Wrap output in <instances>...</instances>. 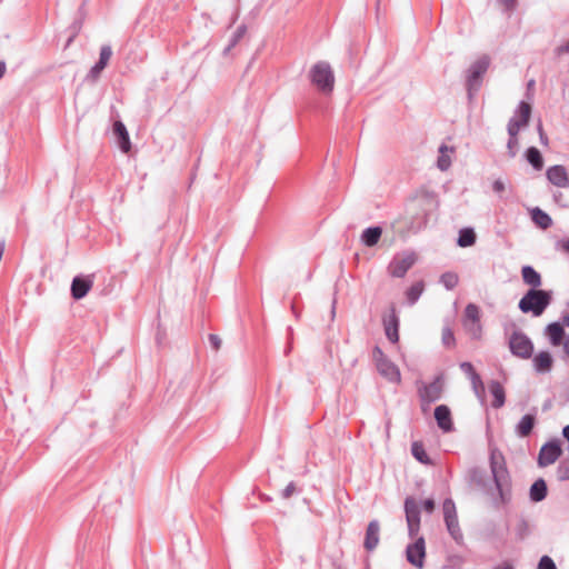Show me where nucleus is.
Masks as SVG:
<instances>
[{
  "label": "nucleus",
  "instance_id": "nucleus-1",
  "mask_svg": "<svg viewBox=\"0 0 569 569\" xmlns=\"http://www.w3.org/2000/svg\"><path fill=\"white\" fill-rule=\"evenodd\" d=\"M490 470L498 492L495 503L497 507L507 505L511 500V478L505 457L498 450H492L490 453Z\"/></svg>",
  "mask_w": 569,
  "mask_h": 569
},
{
  "label": "nucleus",
  "instance_id": "nucleus-2",
  "mask_svg": "<svg viewBox=\"0 0 569 569\" xmlns=\"http://www.w3.org/2000/svg\"><path fill=\"white\" fill-rule=\"evenodd\" d=\"M552 301V291L542 289H529L519 301V309L523 313L541 316Z\"/></svg>",
  "mask_w": 569,
  "mask_h": 569
},
{
  "label": "nucleus",
  "instance_id": "nucleus-3",
  "mask_svg": "<svg viewBox=\"0 0 569 569\" xmlns=\"http://www.w3.org/2000/svg\"><path fill=\"white\" fill-rule=\"evenodd\" d=\"M311 83L322 93H331L335 87V74L330 64L326 61L315 63L310 71Z\"/></svg>",
  "mask_w": 569,
  "mask_h": 569
},
{
  "label": "nucleus",
  "instance_id": "nucleus-4",
  "mask_svg": "<svg viewBox=\"0 0 569 569\" xmlns=\"http://www.w3.org/2000/svg\"><path fill=\"white\" fill-rule=\"evenodd\" d=\"M489 63V58L483 56L470 66L466 79V88L469 99H472L473 94L480 89L482 84V77L487 72Z\"/></svg>",
  "mask_w": 569,
  "mask_h": 569
},
{
  "label": "nucleus",
  "instance_id": "nucleus-5",
  "mask_svg": "<svg viewBox=\"0 0 569 569\" xmlns=\"http://www.w3.org/2000/svg\"><path fill=\"white\" fill-rule=\"evenodd\" d=\"M416 261L417 254L413 251L398 252L389 262L387 271L393 278H403Z\"/></svg>",
  "mask_w": 569,
  "mask_h": 569
},
{
  "label": "nucleus",
  "instance_id": "nucleus-6",
  "mask_svg": "<svg viewBox=\"0 0 569 569\" xmlns=\"http://www.w3.org/2000/svg\"><path fill=\"white\" fill-rule=\"evenodd\" d=\"M509 349L515 357L529 359L533 353V343L522 331H513L509 338Z\"/></svg>",
  "mask_w": 569,
  "mask_h": 569
},
{
  "label": "nucleus",
  "instance_id": "nucleus-7",
  "mask_svg": "<svg viewBox=\"0 0 569 569\" xmlns=\"http://www.w3.org/2000/svg\"><path fill=\"white\" fill-rule=\"evenodd\" d=\"M405 513L408 526V535L411 539L419 535L420 530V506L413 497L405 500Z\"/></svg>",
  "mask_w": 569,
  "mask_h": 569
},
{
  "label": "nucleus",
  "instance_id": "nucleus-8",
  "mask_svg": "<svg viewBox=\"0 0 569 569\" xmlns=\"http://www.w3.org/2000/svg\"><path fill=\"white\" fill-rule=\"evenodd\" d=\"M530 116L531 106L526 101H521L516 110L515 117L508 122L507 130L509 137H518L520 129L529 123Z\"/></svg>",
  "mask_w": 569,
  "mask_h": 569
},
{
  "label": "nucleus",
  "instance_id": "nucleus-9",
  "mask_svg": "<svg viewBox=\"0 0 569 569\" xmlns=\"http://www.w3.org/2000/svg\"><path fill=\"white\" fill-rule=\"evenodd\" d=\"M373 356L379 373L390 382H400L401 376L398 367L385 357L379 347L375 348Z\"/></svg>",
  "mask_w": 569,
  "mask_h": 569
},
{
  "label": "nucleus",
  "instance_id": "nucleus-10",
  "mask_svg": "<svg viewBox=\"0 0 569 569\" xmlns=\"http://www.w3.org/2000/svg\"><path fill=\"white\" fill-rule=\"evenodd\" d=\"M413 540L406 548V558L410 565L422 569L426 558V541L422 536H417Z\"/></svg>",
  "mask_w": 569,
  "mask_h": 569
},
{
  "label": "nucleus",
  "instance_id": "nucleus-11",
  "mask_svg": "<svg viewBox=\"0 0 569 569\" xmlns=\"http://www.w3.org/2000/svg\"><path fill=\"white\" fill-rule=\"evenodd\" d=\"M442 396V383L439 379L419 388V398L421 402V410L427 412L431 403L439 400Z\"/></svg>",
  "mask_w": 569,
  "mask_h": 569
},
{
  "label": "nucleus",
  "instance_id": "nucleus-12",
  "mask_svg": "<svg viewBox=\"0 0 569 569\" xmlns=\"http://www.w3.org/2000/svg\"><path fill=\"white\" fill-rule=\"evenodd\" d=\"M465 328L472 335L473 338L480 337V309L473 303L467 305L465 309Z\"/></svg>",
  "mask_w": 569,
  "mask_h": 569
},
{
  "label": "nucleus",
  "instance_id": "nucleus-13",
  "mask_svg": "<svg viewBox=\"0 0 569 569\" xmlns=\"http://www.w3.org/2000/svg\"><path fill=\"white\" fill-rule=\"evenodd\" d=\"M399 322L396 307L391 305L389 313L382 317V325L388 340L392 343L399 341Z\"/></svg>",
  "mask_w": 569,
  "mask_h": 569
},
{
  "label": "nucleus",
  "instance_id": "nucleus-14",
  "mask_svg": "<svg viewBox=\"0 0 569 569\" xmlns=\"http://www.w3.org/2000/svg\"><path fill=\"white\" fill-rule=\"evenodd\" d=\"M548 181L557 188H569V172L562 164H555L547 169Z\"/></svg>",
  "mask_w": 569,
  "mask_h": 569
},
{
  "label": "nucleus",
  "instance_id": "nucleus-15",
  "mask_svg": "<svg viewBox=\"0 0 569 569\" xmlns=\"http://www.w3.org/2000/svg\"><path fill=\"white\" fill-rule=\"evenodd\" d=\"M561 448L558 442L551 441L543 445L539 451L538 456V465L540 467H546L552 465L558 460L561 455Z\"/></svg>",
  "mask_w": 569,
  "mask_h": 569
},
{
  "label": "nucleus",
  "instance_id": "nucleus-16",
  "mask_svg": "<svg viewBox=\"0 0 569 569\" xmlns=\"http://www.w3.org/2000/svg\"><path fill=\"white\" fill-rule=\"evenodd\" d=\"M93 280L90 277H74L71 283V296L76 300H80L87 296L92 288Z\"/></svg>",
  "mask_w": 569,
  "mask_h": 569
},
{
  "label": "nucleus",
  "instance_id": "nucleus-17",
  "mask_svg": "<svg viewBox=\"0 0 569 569\" xmlns=\"http://www.w3.org/2000/svg\"><path fill=\"white\" fill-rule=\"evenodd\" d=\"M435 419L437 421L438 427L443 432H450L453 430V422L451 418V411L448 406L440 405L435 409Z\"/></svg>",
  "mask_w": 569,
  "mask_h": 569
},
{
  "label": "nucleus",
  "instance_id": "nucleus-18",
  "mask_svg": "<svg viewBox=\"0 0 569 569\" xmlns=\"http://www.w3.org/2000/svg\"><path fill=\"white\" fill-rule=\"evenodd\" d=\"M379 532H380L379 521L371 520L368 523V527L366 530V537H365V542H363V547L366 548V550L372 551L377 548L379 540H380Z\"/></svg>",
  "mask_w": 569,
  "mask_h": 569
},
{
  "label": "nucleus",
  "instance_id": "nucleus-19",
  "mask_svg": "<svg viewBox=\"0 0 569 569\" xmlns=\"http://www.w3.org/2000/svg\"><path fill=\"white\" fill-rule=\"evenodd\" d=\"M522 281L530 286V289H539L542 284L541 274L531 266H523L521 268Z\"/></svg>",
  "mask_w": 569,
  "mask_h": 569
},
{
  "label": "nucleus",
  "instance_id": "nucleus-20",
  "mask_svg": "<svg viewBox=\"0 0 569 569\" xmlns=\"http://www.w3.org/2000/svg\"><path fill=\"white\" fill-rule=\"evenodd\" d=\"M113 132L118 138L121 151L128 153L131 149V143L126 126L121 121H116L113 124Z\"/></svg>",
  "mask_w": 569,
  "mask_h": 569
},
{
  "label": "nucleus",
  "instance_id": "nucleus-21",
  "mask_svg": "<svg viewBox=\"0 0 569 569\" xmlns=\"http://www.w3.org/2000/svg\"><path fill=\"white\" fill-rule=\"evenodd\" d=\"M533 368L537 372H549L553 365V359L548 351H540L532 360Z\"/></svg>",
  "mask_w": 569,
  "mask_h": 569
},
{
  "label": "nucleus",
  "instance_id": "nucleus-22",
  "mask_svg": "<svg viewBox=\"0 0 569 569\" xmlns=\"http://www.w3.org/2000/svg\"><path fill=\"white\" fill-rule=\"evenodd\" d=\"M546 335L548 336L552 346H560L563 343L565 330L559 322H552L547 326Z\"/></svg>",
  "mask_w": 569,
  "mask_h": 569
},
{
  "label": "nucleus",
  "instance_id": "nucleus-23",
  "mask_svg": "<svg viewBox=\"0 0 569 569\" xmlns=\"http://www.w3.org/2000/svg\"><path fill=\"white\" fill-rule=\"evenodd\" d=\"M535 425L536 417L530 413L525 415L516 426V432L521 438L528 437L532 432Z\"/></svg>",
  "mask_w": 569,
  "mask_h": 569
},
{
  "label": "nucleus",
  "instance_id": "nucleus-24",
  "mask_svg": "<svg viewBox=\"0 0 569 569\" xmlns=\"http://www.w3.org/2000/svg\"><path fill=\"white\" fill-rule=\"evenodd\" d=\"M489 390L493 396L492 407L496 409L501 408L506 402V395L502 385L497 380H492L489 383Z\"/></svg>",
  "mask_w": 569,
  "mask_h": 569
},
{
  "label": "nucleus",
  "instance_id": "nucleus-25",
  "mask_svg": "<svg viewBox=\"0 0 569 569\" xmlns=\"http://www.w3.org/2000/svg\"><path fill=\"white\" fill-rule=\"evenodd\" d=\"M382 234L380 227H369L361 233V241L367 247H373L378 243Z\"/></svg>",
  "mask_w": 569,
  "mask_h": 569
},
{
  "label": "nucleus",
  "instance_id": "nucleus-26",
  "mask_svg": "<svg viewBox=\"0 0 569 569\" xmlns=\"http://www.w3.org/2000/svg\"><path fill=\"white\" fill-rule=\"evenodd\" d=\"M547 483L542 478L536 480L530 487V499L533 502L542 501L547 496Z\"/></svg>",
  "mask_w": 569,
  "mask_h": 569
},
{
  "label": "nucleus",
  "instance_id": "nucleus-27",
  "mask_svg": "<svg viewBox=\"0 0 569 569\" xmlns=\"http://www.w3.org/2000/svg\"><path fill=\"white\" fill-rule=\"evenodd\" d=\"M445 523H446L449 535L456 541V543L459 546H463L465 538H463L461 528L459 526L458 517L455 519L447 520V521H445Z\"/></svg>",
  "mask_w": 569,
  "mask_h": 569
},
{
  "label": "nucleus",
  "instance_id": "nucleus-28",
  "mask_svg": "<svg viewBox=\"0 0 569 569\" xmlns=\"http://www.w3.org/2000/svg\"><path fill=\"white\" fill-rule=\"evenodd\" d=\"M531 219L539 228L543 230L550 228L552 224L551 217L540 208H535L531 210Z\"/></svg>",
  "mask_w": 569,
  "mask_h": 569
},
{
  "label": "nucleus",
  "instance_id": "nucleus-29",
  "mask_svg": "<svg viewBox=\"0 0 569 569\" xmlns=\"http://www.w3.org/2000/svg\"><path fill=\"white\" fill-rule=\"evenodd\" d=\"M411 453L415 457V459H417L420 463H423L426 466L432 465V461L429 458V456L427 455L422 442H419V441L412 442Z\"/></svg>",
  "mask_w": 569,
  "mask_h": 569
},
{
  "label": "nucleus",
  "instance_id": "nucleus-30",
  "mask_svg": "<svg viewBox=\"0 0 569 569\" xmlns=\"http://www.w3.org/2000/svg\"><path fill=\"white\" fill-rule=\"evenodd\" d=\"M526 159L536 170L542 169L543 159L540 151L536 147H530L527 149Z\"/></svg>",
  "mask_w": 569,
  "mask_h": 569
},
{
  "label": "nucleus",
  "instance_id": "nucleus-31",
  "mask_svg": "<svg viewBox=\"0 0 569 569\" xmlns=\"http://www.w3.org/2000/svg\"><path fill=\"white\" fill-rule=\"evenodd\" d=\"M476 242V233L472 228H465L459 231L457 243L461 248L470 247Z\"/></svg>",
  "mask_w": 569,
  "mask_h": 569
},
{
  "label": "nucleus",
  "instance_id": "nucleus-32",
  "mask_svg": "<svg viewBox=\"0 0 569 569\" xmlns=\"http://www.w3.org/2000/svg\"><path fill=\"white\" fill-rule=\"evenodd\" d=\"M448 151H453L452 148H448L446 144H441L439 147V157H438V161H437V166L438 168L441 170V171H446L449 169V167L451 166V159L450 157L448 156Z\"/></svg>",
  "mask_w": 569,
  "mask_h": 569
},
{
  "label": "nucleus",
  "instance_id": "nucleus-33",
  "mask_svg": "<svg viewBox=\"0 0 569 569\" xmlns=\"http://www.w3.org/2000/svg\"><path fill=\"white\" fill-rule=\"evenodd\" d=\"M423 291V282L418 281L413 283L406 292L407 300L410 305H415L418 299L420 298L421 293Z\"/></svg>",
  "mask_w": 569,
  "mask_h": 569
},
{
  "label": "nucleus",
  "instance_id": "nucleus-34",
  "mask_svg": "<svg viewBox=\"0 0 569 569\" xmlns=\"http://www.w3.org/2000/svg\"><path fill=\"white\" fill-rule=\"evenodd\" d=\"M246 31L247 28L244 24H241L237 28V30L233 32L229 40V44L224 49V54H227L232 48H234L239 43V41L243 38Z\"/></svg>",
  "mask_w": 569,
  "mask_h": 569
},
{
  "label": "nucleus",
  "instance_id": "nucleus-35",
  "mask_svg": "<svg viewBox=\"0 0 569 569\" xmlns=\"http://www.w3.org/2000/svg\"><path fill=\"white\" fill-rule=\"evenodd\" d=\"M470 382H471V387H472V390H473L476 397L478 399H480L481 401H483L486 390H485V385L481 380V377L479 375H475V377L470 380Z\"/></svg>",
  "mask_w": 569,
  "mask_h": 569
},
{
  "label": "nucleus",
  "instance_id": "nucleus-36",
  "mask_svg": "<svg viewBox=\"0 0 569 569\" xmlns=\"http://www.w3.org/2000/svg\"><path fill=\"white\" fill-rule=\"evenodd\" d=\"M445 521L457 518L456 505L452 499L447 498L442 505Z\"/></svg>",
  "mask_w": 569,
  "mask_h": 569
},
{
  "label": "nucleus",
  "instance_id": "nucleus-37",
  "mask_svg": "<svg viewBox=\"0 0 569 569\" xmlns=\"http://www.w3.org/2000/svg\"><path fill=\"white\" fill-rule=\"evenodd\" d=\"M459 278L455 272H445L440 282L445 286L446 289L451 290L458 284Z\"/></svg>",
  "mask_w": 569,
  "mask_h": 569
},
{
  "label": "nucleus",
  "instance_id": "nucleus-38",
  "mask_svg": "<svg viewBox=\"0 0 569 569\" xmlns=\"http://www.w3.org/2000/svg\"><path fill=\"white\" fill-rule=\"evenodd\" d=\"M441 339L442 343L448 348H451L456 345L455 335L449 326L442 328Z\"/></svg>",
  "mask_w": 569,
  "mask_h": 569
},
{
  "label": "nucleus",
  "instance_id": "nucleus-39",
  "mask_svg": "<svg viewBox=\"0 0 569 569\" xmlns=\"http://www.w3.org/2000/svg\"><path fill=\"white\" fill-rule=\"evenodd\" d=\"M515 532L518 539H525L529 533V525L527 520L520 519L515 527Z\"/></svg>",
  "mask_w": 569,
  "mask_h": 569
},
{
  "label": "nucleus",
  "instance_id": "nucleus-40",
  "mask_svg": "<svg viewBox=\"0 0 569 569\" xmlns=\"http://www.w3.org/2000/svg\"><path fill=\"white\" fill-rule=\"evenodd\" d=\"M111 56H112L111 47L109 44H104L100 49L99 60L97 62L107 67L109 63V60L111 59Z\"/></svg>",
  "mask_w": 569,
  "mask_h": 569
},
{
  "label": "nucleus",
  "instance_id": "nucleus-41",
  "mask_svg": "<svg viewBox=\"0 0 569 569\" xmlns=\"http://www.w3.org/2000/svg\"><path fill=\"white\" fill-rule=\"evenodd\" d=\"M557 478L560 481L569 480V460H563L557 468Z\"/></svg>",
  "mask_w": 569,
  "mask_h": 569
},
{
  "label": "nucleus",
  "instance_id": "nucleus-42",
  "mask_svg": "<svg viewBox=\"0 0 569 569\" xmlns=\"http://www.w3.org/2000/svg\"><path fill=\"white\" fill-rule=\"evenodd\" d=\"M104 66L96 62V64L90 69V71L87 74V79L90 81H97L101 74V72L104 70Z\"/></svg>",
  "mask_w": 569,
  "mask_h": 569
},
{
  "label": "nucleus",
  "instance_id": "nucleus-43",
  "mask_svg": "<svg viewBox=\"0 0 569 569\" xmlns=\"http://www.w3.org/2000/svg\"><path fill=\"white\" fill-rule=\"evenodd\" d=\"M537 569H557L555 561L549 556H542Z\"/></svg>",
  "mask_w": 569,
  "mask_h": 569
},
{
  "label": "nucleus",
  "instance_id": "nucleus-44",
  "mask_svg": "<svg viewBox=\"0 0 569 569\" xmlns=\"http://www.w3.org/2000/svg\"><path fill=\"white\" fill-rule=\"evenodd\" d=\"M518 144H519L518 137H509L508 143H507V149H508V153L511 158H513L517 154Z\"/></svg>",
  "mask_w": 569,
  "mask_h": 569
},
{
  "label": "nucleus",
  "instance_id": "nucleus-45",
  "mask_svg": "<svg viewBox=\"0 0 569 569\" xmlns=\"http://www.w3.org/2000/svg\"><path fill=\"white\" fill-rule=\"evenodd\" d=\"M459 367H460L461 371H462L466 376H468V378H469L470 380L475 377V375H478V373L476 372V370H475V368H473V366H472V363H471V362H468V361L461 362Z\"/></svg>",
  "mask_w": 569,
  "mask_h": 569
},
{
  "label": "nucleus",
  "instance_id": "nucleus-46",
  "mask_svg": "<svg viewBox=\"0 0 569 569\" xmlns=\"http://www.w3.org/2000/svg\"><path fill=\"white\" fill-rule=\"evenodd\" d=\"M295 491H296V485H295V482L291 481L282 490L281 496L283 499H289L295 493Z\"/></svg>",
  "mask_w": 569,
  "mask_h": 569
},
{
  "label": "nucleus",
  "instance_id": "nucleus-47",
  "mask_svg": "<svg viewBox=\"0 0 569 569\" xmlns=\"http://www.w3.org/2000/svg\"><path fill=\"white\" fill-rule=\"evenodd\" d=\"M209 342H210V346L212 347V349H214L216 351L220 349L221 347V339L219 336L217 335H209Z\"/></svg>",
  "mask_w": 569,
  "mask_h": 569
},
{
  "label": "nucleus",
  "instance_id": "nucleus-48",
  "mask_svg": "<svg viewBox=\"0 0 569 569\" xmlns=\"http://www.w3.org/2000/svg\"><path fill=\"white\" fill-rule=\"evenodd\" d=\"M555 53H556V56H558V57H560V56H562V54H567V53H569V39H568L565 43H562V44L558 46V47L555 49Z\"/></svg>",
  "mask_w": 569,
  "mask_h": 569
},
{
  "label": "nucleus",
  "instance_id": "nucleus-49",
  "mask_svg": "<svg viewBox=\"0 0 569 569\" xmlns=\"http://www.w3.org/2000/svg\"><path fill=\"white\" fill-rule=\"evenodd\" d=\"M492 190L496 193H499V194L502 193L506 190L505 182L501 179L495 180L493 183H492Z\"/></svg>",
  "mask_w": 569,
  "mask_h": 569
},
{
  "label": "nucleus",
  "instance_id": "nucleus-50",
  "mask_svg": "<svg viewBox=\"0 0 569 569\" xmlns=\"http://www.w3.org/2000/svg\"><path fill=\"white\" fill-rule=\"evenodd\" d=\"M537 130H538V133H539L540 142L543 146H548V137H547V134H546V132L543 130L541 121H539V123L537 126Z\"/></svg>",
  "mask_w": 569,
  "mask_h": 569
},
{
  "label": "nucleus",
  "instance_id": "nucleus-51",
  "mask_svg": "<svg viewBox=\"0 0 569 569\" xmlns=\"http://www.w3.org/2000/svg\"><path fill=\"white\" fill-rule=\"evenodd\" d=\"M423 506V509L428 512V513H431L433 510H435V500L433 499H426L422 503Z\"/></svg>",
  "mask_w": 569,
  "mask_h": 569
},
{
  "label": "nucleus",
  "instance_id": "nucleus-52",
  "mask_svg": "<svg viewBox=\"0 0 569 569\" xmlns=\"http://www.w3.org/2000/svg\"><path fill=\"white\" fill-rule=\"evenodd\" d=\"M559 247L563 252L569 253V238L560 241Z\"/></svg>",
  "mask_w": 569,
  "mask_h": 569
},
{
  "label": "nucleus",
  "instance_id": "nucleus-53",
  "mask_svg": "<svg viewBox=\"0 0 569 569\" xmlns=\"http://www.w3.org/2000/svg\"><path fill=\"white\" fill-rule=\"evenodd\" d=\"M500 1L505 4L507 10H512L516 6L517 0H500Z\"/></svg>",
  "mask_w": 569,
  "mask_h": 569
},
{
  "label": "nucleus",
  "instance_id": "nucleus-54",
  "mask_svg": "<svg viewBox=\"0 0 569 569\" xmlns=\"http://www.w3.org/2000/svg\"><path fill=\"white\" fill-rule=\"evenodd\" d=\"M493 569H513V566L510 562L506 561L502 565L495 567Z\"/></svg>",
  "mask_w": 569,
  "mask_h": 569
},
{
  "label": "nucleus",
  "instance_id": "nucleus-55",
  "mask_svg": "<svg viewBox=\"0 0 569 569\" xmlns=\"http://www.w3.org/2000/svg\"><path fill=\"white\" fill-rule=\"evenodd\" d=\"M563 351L569 357V335L566 337L563 341Z\"/></svg>",
  "mask_w": 569,
  "mask_h": 569
},
{
  "label": "nucleus",
  "instance_id": "nucleus-56",
  "mask_svg": "<svg viewBox=\"0 0 569 569\" xmlns=\"http://www.w3.org/2000/svg\"><path fill=\"white\" fill-rule=\"evenodd\" d=\"M6 72V63L3 61H0V79L3 77Z\"/></svg>",
  "mask_w": 569,
  "mask_h": 569
},
{
  "label": "nucleus",
  "instance_id": "nucleus-57",
  "mask_svg": "<svg viewBox=\"0 0 569 569\" xmlns=\"http://www.w3.org/2000/svg\"><path fill=\"white\" fill-rule=\"evenodd\" d=\"M562 325L569 327V315L563 317Z\"/></svg>",
  "mask_w": 569,
  "mask_h": 569
},
{
  "label": "nucleus",
  "instance_id": "nucleus-58",
  "mask_svg": "<svg viewBox=\"0 0 569 569\" xmlns=\"http://www.w3.org/2000/svg\"><path fill=\"white\" fill-rule=\"evenodd\" d=\"M562 196V192H559L558 194H555V199L557 200L558 197H561Z\"/></svg>",
  "mask_w": 569,
  "mask_h": 569
}]
</instances>
